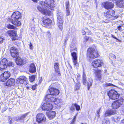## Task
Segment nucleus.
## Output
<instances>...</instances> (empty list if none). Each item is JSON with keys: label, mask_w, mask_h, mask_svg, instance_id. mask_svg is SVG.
Instances as JSON below:
<instances>
[{"label": "nucleus", "mask_w": 124, "mask_h": 124, "mask_svg": "<svg viewBox=\"0 0 124 124\" xmlns=\"http://www.w3.org/2000/svg\"><path fill=\"white\" fill-rule=\"evenodd\" d=\"M10 52L11 55L14 58L17 57L18 56V53L17 49L15 47H12L10 49Z\"/></svg>", "instance_id": "2eb2a0df"}, {"label": "nucleus", "mask_w": 124, "mask_h": 124, "mask_svg": "<svg viewBox=\"0 0 124 124\" xmlns=\"http://www.w3.org/2000/svg\"><path fill=\"white\" fill-rule=\"evenodd\" d=\"M96 113L97 114H96V116H98V118H99L100 117V115H99V114L100 113V109L99 110H98L97 112Z\"/></svg>", "instance_id": "a18cd8bd"}, {"label": "nucleus", "mask_w": 124, "mask_h": 124, "mask_svg": "<svg viewBox=\"0 0 124 124\" xmlns=\"http://www.w3.org/2000/svg\"><path fill=\"white\" fill-rule=\"evenodd\" d=\"M25 62V60L23 59L20 57H18L16 59V62L17 65H22Z\"/></svg>", "instance_id": "bb28decb"}, {"label": "nucleus", "mask_w": 124, "mask_h": 124, "mask_svg": "<svg viewBox=\"0 0 124 124\" xmlns=\"http://www.w3.org/2000/svg\"><path fill=\"white\" fill-rule=\"evenodd\" d=\"M7 33L8 35L11 38L12 41H14L18 38L16 32L15 31L12 30H9L7 31Z\"/></svg>", "instance_id": "1a4fd4ad"}, {"label": "nucleus", "mask_w": 124, "mask_h": 124, "mask_svg": "<svg viewBox=\"0 0 124 124\" xmlns=\"http://www.w3.org/2000/svg\"><path fill=\"white\" fill-rule=\"evenodd\" d=\"M7 28L8 29H15L16 28L13 25L10 24H8L7 26Z\"/></svg>", "instance_id": "c9c22d12"}, {"label": "nucleus", "mask_w": 124, "mask_h": 124, "mask_svg": "<svg viewBox=\"0 0 124 124\" xmlns=\"http://www.w3.org/2000/svg\"><path fill=\"white\" fill-rule=\"evenodd\" d=\"M42 80V79L41 78V79H40L39 80V83L40 84L41 83Z\"/></svg>", "instance_id": "13d9d810"}, {"label": "nucleus", "mask_w": 124, "mask_h": 124, "mask_svg": "<svg viewBox=\"0 0 124 124\" xmlns=\"http://www.w3.org/2000/svg\"><path fill=\"white\" fill-rule=\"evenodd\" d=\"M82 34L83 35H85L86 34V32L84 31L83 30L82 31Z\"/></svg>", "instance_id": "5fc2aeb1"}, {"label": "nucleus", "mask_w": 124, "mask_h": 124, "mask_svg": "<svg viewBox=\"0 0 124 124\" xmlns=\"http://www.w3.org/2000/svg\"><path fill=\"white\" fill-rule=\"evenodd\" d=\"M10 73L9 71H5L2 73L0 75V81L4 82L9 77Z\"/></svg>", "instance_id": "0eeeda50"}, {"label": "nucleus", "mask_w": 124, "mask_h": 124, "mask_svg": "<svg viewBox=\"0 0 124 124\" xmlns=\"http://www.w3.org/2000/svg\"><path fill=\"white\" fill-rule=\"evenodd\" d=\"M18 20H12L11 19V18H8V21L11 23L12 24L16 26H19L21 24V22Z\"/></svg>", "instance_id": "dca6fc26"}, {"label": "nucleus", "mask_w": 124, "mask_h": 124, "mask_svg": "<svg viewBox=\"0 0 124 124\" xmlns=\"http://www.w3.org/2000/svg\"><path fill=\"white\" fill-rule=\"evenodd\" d=\"M83 84L84 85H85L86 83L87 84L88 89L89 90L90 87V86H92V84L93 81L92 79L90 78H88L87 80L86 81V75L84 72L83 73Z\"/></svg>", "instance_id": "39448f33"}, {"label": "nucleus", "mask_w": 124, "mask_h": 124, "mask_svg": "<svg viewBox=\"0 0 124 124\" xmlns=\"http://www.w3.org/2000/svg\"><path fill=\"white\" fill-rule=\"evenodd\" d=\"M43 24L45 25L48 26L51 23L52 21L49 18L44 19L43 21Z\"/></svg>", "instance_id": "c85d7f7f"}, {"label": "nucleus", "mask_w": 124, "mask_h": 124, "mask_svg": "<svg viewBox=\"0 0 124 124\" xmlns=\"http://www.w3.org/2000/svg\"><path fill=\"white\" fill-rule=\"evenodd\" d=\"M67 39H66L65 41H64V45H65V43H66V42H67Z\"/></svg>", "instance_id": "052dcab7"}, {"label": "nucleus", "mask_w": 124, "mask_h": 124, "mask_svg": "<svg viewBox=\"0 0 124 124\" xmlns=\"http://www.w3.org/2000/svg\"><path fill=\"white\" fill-rule=\"evenodd\" d=\"M70 50L71 52L73 51H77L76 45L73 42L71 43L70 45Z\"/></svg>", "instance_id": "7c9ffc66"}, {"label": "nucleus", "mask_w": 124, "mask_h": 124, "mask_svg": "<svg viewBox=\"0 0 124 124\" xmlns=\"http://www.w3.org/2000/svg\"><path fill=\"white\" fill-rule=\"evenodd\" d=\"M84 38L85 39V40L86 41H87L89 39V37L87 36H85V37Z\"/></svg>", "instance_id": "de8ad7c7"}, {"label": "nucleus", "mask_w": 124, "mask_h": 124, "mask_svg": "<svg viewBox=\"0 0 124 124\" xmlns=\"http://www.w3.org/2000/svg\"><path fill=\"white\" fill-rule=\"evenodd\" d=\"M37 8L38 10L43 15L49 16L52 14V12L51 11L47 9L42 8L40 6H38Z\"/></svg>", "instance_id": "9d476101"}, {"label": "nucleus", "mask_w": 124, "mask_h": 124, "mask_svg": "<svg viewBox=\"0 0 124 124\" xmlns=\"http://www.w3.org/2000/svg\"><path fill=\"white\" fill-rule=\"evenodd\" d=\"M42 108L44 110L48 111L52 109L53 108V103H51L47 102L44 103H42L41 104Z\"/></svg>", "instance_id": "423d86ee"}, {"label": "nucleus", "mask_w": 124, "mask_h": 124, "mask_svg": "<svg viewBox=\"0 0 124 124\" xmlns=\"http://www.w3.org/2000/svg\"><path fill=\"white\" fill-rule=\"evenodd\" d=\"M115 14V11L113 10H111L108 11L105 13L104 15L107 18H111L114 16Z\"/></svg>", "instance_id": "6ab92c4d"}, {"label": "nucleus", "mask_w": 124, "mask_h": 124, "mask_svg": "<svg viewBox=\"0 0 124 124\" xmlns=\"http://www.w3.org/2000/svg\"><path fill=\"white\" fill-rule=\"evenodd\" d=\"M66 9H69V1H67L65 2Z\"/></svg>", "instance_id": "58836bf2"}, {"label": "nucleus", "mask_w": 124, "mask_h": 124, "mask_svg": "<svg viewBox=\"0 0 124 124\" xmlns=\"http://www.w3.org/2000/svg\"><path fill=\"white\" fill-rule=\"evenodd\" d=\"M59 64L58 63L55 62L54 63V66L55 70H59Z\"/></svg>", "instance_id": "f704fd0d"}, {"label": "nucleus", "mask_w": 124, "mask_h": 124, "mask_svg": "<svg viewBox=\"0 0 124 124\" xmlns=\"http://www.w3.org/2000/svg\"><path fill=\"white\" fill-rule=\"evenodd\" d=\"M66 12L67 16H68L70 15V12L69 9H66Z\"/></svg>", "instance_id": "ea45409f"}, {"label": "nucleus", "mask_w": 124, "mask_h": 124, "mask_svg": "<svg viewBox=\"0 0 124 124\" xmlns=\"http://www.w3.org/2000/svg\"><path fill=\"white\" fill-rule=\"evenodd\" d=\"M114 119H120L119 117H118L117 116H114Z\"/></svg>", "instance_id": "8fccbe9b"}, {"label": "nucleus", "mask_w": 124, "mask_h": 124, "mask_svg": "<svg viewBox=\"0 0 124 124\" xmlns=\"http://www.w3.org/2000/svg\"><path fill=\"white\" fill-rule=\"evenodd\" d=\"M26 88L27 89H29V87H26Z\"/></svg>", "instance_id": "338daca9"}, {"label": "nucleus", "mask_w": 124, "mask_h": 124, "mask_svg": "<svg viewBox=\"0 0 124 124\" xmlns=\"http://www.w3.org/2000/svg\"><path fill=\"white\" fill-rule=\"evenodd\" d=\"M22 17V14L20 12L16 11L13 13L11 16V19L12 20H19Z\"/></svg>", "instance_id": "f8f14e48"}, {"label": "nucleus", "mask_w": 124, "mask_h": 124, "mask_svg": "<svg viewBox=\"0 0 124 124\" xmlns=\"http://www.w3.org/2000/svg\"><path fill=\"white\" fill-rule=\"evenodd\" d=\"M75 108H76L77 111H79L80 109V106L76 103H73L71 107L70 108V110L72 111H74L75 110Z\"/></svg>", "instance_id": "393cba45"}, {"label": "nucleus", "mask_w": 124, "mask_h": 124, "mask_svg": "<svg viewBox=\"0 0 124 124\" xmlns=\"http://www.w3.org/2000/svg\"><path fill=\"white\" fill-rule=\"evenodd\" d=\"M71 54L72 57V59L74 64L75 65H77V56L76 52H71Z\"/></svg>", "instance_id": "4be33fe9"}, {"label": "nucleus", "mask_w": 124, "mask_h": 124, "mask_svg": "<svg viewBox=\"0 0 124 124\" xmlns=\"http://www.w3.org/2000/svg\"><path fill=\"white\" fill-rule=\"evenodd\" d=\"M77 78H76V77H75V78H76V79L78 80V79L79 78V77L80 76V75L79 74H78L77 75Z\"/></svg>", "instance_id": "09e8293b"}, {"label": "nucleus", "mask_w": 124, "mask_h": 124, "mask_svg": "<svg viewBox=\"0 0 124 124\" xmlns=\"http://www.w3.org/2000/svg\"><path fill=\"white\" fill-rule=\"evenodd\" d=\"M121 124H124V119L121 121Z\"/></svg>", "instance_id": "4d7b16f0"}, {"label": "nucleus", "mask_w": 124, "mask_h": 124, "mask_svg": "<svg viewBox=\"0 0 124 124\" xmlns=\"http://www.w3.org/2000/svg\"><path fill=\"white\" fill-rule=\"evenodd\" d=\"M110 122L108 119H105L102 121L103 124H109Z\"/></svg>", "instance_id": "72a5a7b5"}, {"label": "nucleus", "mask_w": 124, "mask_h": 124, "mask_svg": "<svg viewBox=\"0 0 124 124\" xmlns=\"http://www.w3.org/2000/svg\"><path fill=\"white\" fill-rule=\"evenodd\" d=\"M121 26H119L117 27V28L120 31L123 30V29L121 28Z\"/></svg>", "instance_id": "49530a36"}, {"label": "nucleus", "mask_w": 124, "mask_h": 124, "mask_svg": "<svg viewBox=\"0 0 124 124\" xmlns=\"http://www.w3.org/2000/svg\"><path fill=\"white\" fill-rule=\"evenodd\" d=\"M56 113L54 111H52L47 113V116L50 120H52L55 116Z\"/></svg>", "instance_id": "a878e982"}, {"label": "nucleus", "mask_w": 124, "mask_h": 124, "mask_svg": "<svg viewBox=\"0 0 124 124\" xmlns=\"http://www.w3.org/2000/svg\"><path fill=\"white\" fill-rule=\"evenodd\" d=\"M36 68L34 64L32 63L30 66V71L32 73H34L36 72Z\"/></svg>", "instance_id": "cd10ccee"}, {"label": "nucleus", "mask_w": 124, "mask_h": 124, "mask_svg": "<svg viewBox=\"0 0 124 124\" xmlns=\"http://www.w3.org/2000/svg\"><path fill=\"white\" fill-rule=\"evenodd\" d=\"M52 85H51L49 87L48 91L50 93L46 95L45 97V101H57L60 100L58 98H56L55 99L52 95H57L59 93V91L58 89L55 88Z\"/></svg>", "instance_id": "f257e3e1"}, {"label": "nucleus", "mask_w": 124, "mask_h": 124, "mask_svg": "<svg viewBox=\"0 0 124 124\" xmlns=\"http://www.w3.org/2000/svg\"><path fill=\"white\" fill-rule=\"evenodd\" d=\"M77 114H78V113H77V114H76V116H74V118H73L74 120L75 119H76V116H77Z\"/></svg>", "instance_id": "bf43d9fd"}, {"label": "nucleus", "mask_w": 124, "mask_h": 124, "mask_svg": "<svg viewBox=\"0 0 124 124\" xmlns=\"http://www.w3.org/2000/svg\"><path fill=\"white\" fill-rule=\"evenodd\" d=\"M34 19L33 18L32 19V21L31 22L32 23H33L34 22H35V21H34Z\"/></svg>", "instance_id": "680f3d73"}, {"label": "nucleus", "mask_w": 124, "mask_h": 124, "mask_svg": "<svg viewBox=\"0 0 124 124\" xmlns=\"http://www.w3.org/2000/svg\"><path fill=\"white\" fill-rule=\"evenodd\" d=\"M3 40V38L0 37V43H2Z\"/></svg>", "instance_id": "603ef678"}, {"label": "nucleus", "mask_w": 124, "mask_h": 124, "mask_svg": "<svg viewBox=\"0 0 124 124\" xmlns=\"http://www.w3.org/2000/svg\"><path fill=\"white\" fill-rule=\"evenodd\" d=\"M37 84L35 85L32 86L31 88L32 89L34 90H35L37 88Z\"/></svg>", "instance_id": "c03bdc74"}, {"label": "nucleus", "mask_w": 124, "mask_h": 124, "mask_svg": "<svg viewBox=\"0 0 124 124\" xmlns=\"http://www.w3.org/2000/svg\"><path fill=\"white\" fill-rule=\"evenodd\" d=\"M80 85L79 83L76 84V86L75 89V90H78L79 89L80 87Z\"/></svg>", "instance_id": "4c0bfd02"}, {"label": "nucleus", "mask_w": 124, "mask_h": 124, "mask_svg": "<svg viewBox=\"0 0 124 124\" xmlns=\"http://www.w3.org/2000/svg\"><path fill=\"white\" fill-rule=\"evenodd\" d=\"M9 118V122L10 123V124H11L12 123L11 121V120H10V119Z\"/></svg>", "instance_id": "e2e57ef3"}, {"label": "nucleus", "mask_w": 124, "mask_h": 124, "mask_svg": "<svg viewBox=\"0 0 124 124\" xmlns=\"http://www.w3.org/2000/svg\"><path fill=\"white\" fill-rule=\"evenodd\" d=\"M55 71L56 73L57 74V75H58L59 76H60L61 75V74L60 73V72L59 71V70H55Z\"/></svg>", "instance_id": "37998d69"}, {"label": "nucleus", "mask_w": 124, "mask_h": 124, "mask_svg": "<svg viewBox=\"0 0 124 124\" xmlns=\"http://www.w3.org/2000/svg\"><path fill=\"white\" fill-rule=\"evenodd\" d=\"M112 1L113 2L115 3L118 7H124V1L123 0H112Z\"/></svg>", "instance_id": "412c9836"}, {"label": "nucleus", "mask_w": 124, "mask_h": 124, "mask_svg": "<svg viewBox=\"0 0 124 124\" xmlns=\"http://www.w3.org/2000/svg\"><path fill=\"white\" fill-rule=\"evenodd\" d=\"M36 118L37 121L39 123L44 122L45 121L46 117L43 113H40L38 114L37 115Z\"/></svg>", "instance_id": "9b49d317"}, {"label": "nucleus", "mask_w": 124, "mask_h": 124, "mask_svg": "<svg viewBox=\"0 0 124 124\" xmlns=\"http://www.w3.org/2000/svg\"><path fill=\"white\" fill-rule=\"evenodd\" d=\"M108 94L110 98L113 100L118 99L119 96L117 92L114 89H111L109 91L108 93Z\"/></svg>", "instance_id": "20e7f679"}, {"label": "nucleus", "mask_w": 124, "mask_h": 124, "mask_svg": "<svg viewBox=\"0 0 124 124\" xmlns=\"http://www.w3.org/2000/svg\"><path fill=\"white\" fill-rule=\"evenodd\" d=\"M111 37L113 38L116 39L118 40V39L117 38H116V37H115L114 35H113L112 34L111 35Z\"/></svg>", "instance_id": "864d4df0"}, {"label": "nucleus", "mask_w": 124, "mask_h": 124, "mask_svg": "<svg viewBox=\"0 0 124 124\" xmlns=\"http://www.w3.org/2000/svg\"><path fill=\"white\" fill-rule=\"evenodd\" d=\"M104 8L106 9H108L113 8L114 5L112 2H106L104 3Z\"/></svg>", "instance_id": "5701e85b"}, {"label": "nucleus", "mask_w": 124, "mask_h": 124, "mask_svg": "<svg viewBox=\"0 0 124 124\" xmlns=\"http://www.w3.org/2000/svg\"><path fill=\"white\" fill-rule=\"evenodd\" d=\"M7 66H8L9 67L13 66L14 65V64H13V62H7Z\"/></svg>", "instance_id": "79ce46f5"}, {"label": "nucleus", "mask_w": 124, "mask_h": 124, "mask_svg": "<svg viewBox=\"0 0 124 124\" xmlns=\"http://www.w3.org/2000/svg\"><path fill=\"white\" fill-rule=\"evenodd\" d=\"M53 1V0H46L44 2H40V3L42 5H43L44 4L45 6L49 8L52 7V3Z\"/></svg>", "instance_id": "f3484780"}, {"label": "nucleus", "mask_w": 124, "mask_h": 124, "mask_svg": "<svg viewBox=\"0 0 124 124\" xmlns=\"http://www.w3.org/2000/svg\"><path fill=\"white\" fill-rule=\"evenodd\" d=\"M32 0L34 2H36L37 1V0Z\"/></svg>", "instance_id": "0e129e2a"}, {"label": "nucleus", "mask_w": 124, "mask_h": 124, "mask_svg": "<svg viewBox=\"0 0 124 124\" xmlns=\"http://www.w3.org/2000/svg\"><path fill=\"white\" fill-rule=\"evenodd\" d=\"M115 111H113L112 110H108L106 111L105 114H104V116H105L106 117L107 116L115 114Z\"/></svg>", "instance_id": "c756f323"}, {"label": "nucleus", "mask_w": 124, "mask_h": 124, "mask_svg": "<svg viewBox=\"0 0 124 124\" xmlns=\"http://www.w3.org/2000/svg\"><path fill=\"white\" fill-rule=\"evenodd\" d=\"M34 26H35V24H34V25H32L31 27L33 28Z\"/></svg>", "instance_id": "774afa93"}, {"label": "nucleus", "mask_w": 124, "mask_h": 124, "mask_svg": "<svg viewBox=\"0 0 124 124\" xmlns=\"http://www.w3.org/2000/svg\"><path fill=\"white\" fill-rule=\"evenodd\" d=\"M96 80L100 81L101 79V70L97 69L95 70Z\"/></svg>", "instance_id": "b1692460"}, {"label": "nucleus", "mask_w": 124, "mask_h": 124, "mask_svg": "<svg viewBox=\"0 0 124 124\" xmlns=\"http://www.w3.org/2000/svg\"><path fill=\"white\" fill-rule=\"evenodd\" d=\"M35 76L34 75H32L29 77V80L31 82L34 81L35 79Z\"/></svg>", "instance_id": "e433bc0d"}, {"label": "nucleus", "mask_w": 124, "mask_h": 124, "mask_svg": "<svg viewBox=\"0 0 124 124\" xmlns=\"http://www.w3.org/2000/svg\"><path fill=\"white\" fill-rule=\"evenodd\" d=\"M16 83L18 84H24L26 85L28 84V81L27 78L24 76H21L19 77L16 80Z\"/></svg>", "instance_id": "6e6552de"}, {"label": "nucleus", "mask_w": 124, "mask_h": 124, "mask_svg": "<svg viewBox=\"0 0 124 124\" xmlns=\"http://www.w3.org/2000/svg\"><path fill=\"white\" fill-rule=\"evenodd\" d=\"M15 83V79L11 78L8 79L6 83H4V84L7 86L10 87L14 85Z\"/></svg>", "instance_id": "aec40b11"}, {"label": "nucleus", "mask_w": 124, "mask_h": 124, "mask_svg": "<svg viewBox=\"0 0 124 124\" xmlns=\"http://www.w3.org/2000/svg\"><path fill=\"white\" fill-rule=\"evenodd\" d=\"M112 84L110 83H107L106 84L107 86H112Z\"/></svg>", "instance_id": "6e6d98bb"}, {"label": "nucleus", "mask_w": 124, "mask_h": 124, "mask_svg": "<svg viewBox=\"0 0 124 124\" xmlns=\"http://www.w3.org/2000/svg\"><path fill=\"white\" fill-rule=\"evenodd\" d=\"M122 111L124 113V106L122 108Z\"/></svg>", "instance_id": "69168bd1"}, {"label": "nucleus", "mask_w": 124, "mask_h": 124, "mask_svg": "<svg viewBox=\"0 0 124 124\" xmlns=\"http://www.w3.org/2000/svg\"><path fill=\"white\" fill-rule=\"evenodd\" d=\"M112 58L113 59H116V57L113 54H110L109 58Z\"/></svg>", "instance_id": "a19ab883"}, {"label": "nucleus", "mask_w": 124, "mask_h": 124, "mask_svg": "<svg viewBox=\"0 0 124 124\" xmlns=\"http://www.w3.org/2000/svg\"><path fill=\"white\" fill-rule=\"evenodd\" d=\"M103 63L102 60L98 59L93 61L92 63V64L94 67L97 68L101 66Z\"/></svg>", "instance_id": "ddd939ff"}, {"label": "nucleus", "mask_w": 124, "mask_h": 124, "mask_svg": "<svg viewBox=\"0 0 124 124\" xmlns=\"http://www.w3.org/2000/svg\"><path fill=\"white\" fill-rule=\"evenodd\" d=\"M28 114V113H26L25 114L19 117L18 119L17 120H17L18 121L19 120H22Z\"/></svg>", "instance_id": "473e14b6"}, {"label": "nucleus", "mask_w": 124, "mask_h": 124, "mask_svg": "<svg viewBox=\"0 0 124 124\" xmlns=\"http://www.w3.org/2000/svg\"><path fill=\"white\" fill-rule=\"evenodd\" d=\"M87 54V56L93 59L97 57L99 55L97 51L92 48H88Z\"/></svg>", "instance_id": "f03ea898"}, {"label": "nucleus", "mask_w": 124, "mask_h": 124, "mask_svg": "<svg viewBox=\"0 0 124 124\" xmlns=\"http://www.w3.org/2000/svg\"><path fill=\"white\" fill-rule=\"evenodd\" d=\"M52 103L53 104V107L54 106L58 108V107H60L61 106L62 102H60L61 101H59V102H57V101H52Z\"/></svg>", "instance_id": "2f4dec72"}, {"label": "nucleus", "mask_w": 124, "mask_h": 124, "mask_svg": "<svg viewBox=\"0 0 124 124\" xmlns=\"http://www.w3.org/2000/svg\"><path fill=\"white\" fill-rule=\"evenodd\" d=\"M124 101H114L112 104V108L116 109L118 108L121 105L123 104Z\"/></svg>", "instance_id": "a211bd4d"}, {"label": "nucleus", "mask_w": 124, "mask_h": 124, "mask_svg": "<svg viewBox=\"0 0 124 124\" xmlns=\"http://www.w3.org/2000/svg\"><path fill=\"white\" fill-rule=\"evenodd\" d=\"M8 61L6 58H3L0 62V70H2L7 68Z\"/></svg>", "instance_id": "4468645a"}, {"label": "nucleus", "mask_w": 124, "mask_h": 124, "mask_svg": "<svg viewBox=\"0 0 124 124\" xmlns=\"http://www.w3.org/2000/svg\"><path fill=\"white\" fill-rule=\"evenodd\" d=\"M29 46L31 49H32V45L31 43H30Z\"/></svg>", "instance_id": "3c124183"}, {"label": "nucleus", "mask_w": 124, "mask_h": 124, "mask_svg": "<svg viewBox=\"0 0 124 124\" xmlns=\"http://www.w3.org/2000/svg\"><path fill=\"white\" fill-rule=\"evenodd\" d=\"M63 14L60 11L57 13V24L60 29L62 31L63 29L62 20L63 19Z\"/></svg>", "instance_id": "7ed1b4c3"}]
</instances>
